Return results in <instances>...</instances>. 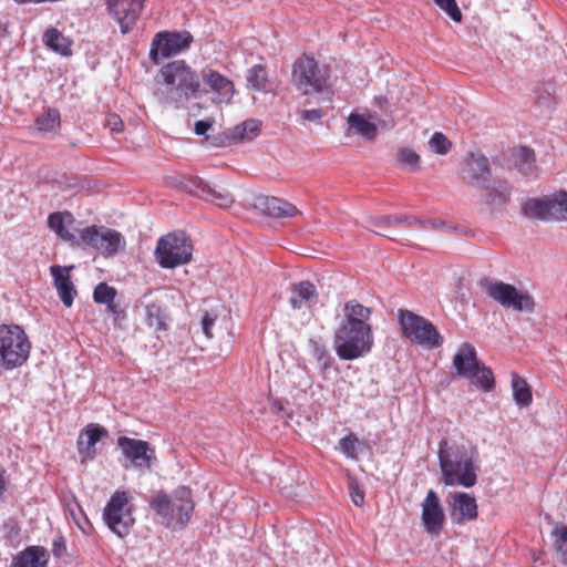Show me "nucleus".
Returning a JSON list of instances; mask_svg holds the SVG:
<instances>
[{"label":"nucleus","mask_w":567,"mask_h":567,"mask_svg":"<svg viewBox=\"0 0 567 567\" xmlns=\"http://www.w3.org/2000/svg\"><path fill=\"white\" fill-rule=\"evenodd\" d=\"M372 310L357 300H349L343 307V319L333 336L337 355L352 361L368 354L374 343L371 320Z\"/></svg>","instance_id":"obj_1"},{"label":"nucleus","mask_w":567,"mask_h":567,"mask_svg":"<svg viewBox=\"0 0 567 567\" xmlns=\"http://www.w3.org/2000/svg\"><path fill=\"white\" fill-rule=\"evenodd\" d=\"M153 95L163 105L183 107L190 99L200 97L197 71L184 60L164 64L154 79Z\"/></svg>","instance_id":"obj_2"},{"label":"nucleus","mask_w":567,"mask_h":567,"mask_svg":"<svg viewBox=\"0 0 567 567\" xmlns=\"http://www.w3.org/2000/svg\"><path fill=\"white\" fill-rule=\"evenodd\" d=\"M437 456L445 485L471 488L477 483L478 451L476 446L442 440Z\"/></svg>","instance_id":"obj_3"},{"label":"nucleus","mask_w":567,"mask_h":567,"mask_svg":"<svg viewBox=\"0 0 567 567\" xmlns=\"http://www.w3.org/2000/svg\"><path fill=\"white\" fill-rule=\"evenodd\" d=\"M31 350L25 331L17 324L0 326V368L13 370L22 367Z\"/></svg>","instance_id":"obj_4"},{"label":"nucleus","mask_w":567,"mask_h":567,"mask_svg":"<svg viewBox=\"0 0 567 567\" xmlns=\"http://www.w3.org/2000/svg\"><path fill=\"white\" fill-rule=\"evenodd\" d=\"M193 257V243L182 230L161 237L155 248L157 264L165 269L186 265Z\"/></svg>","instance_id":"obj_5"},{"label":"nucleus","mask_w":567,"mask_h":567,"mask_svg":"<svg viewBox=\"0 0 567 567\" xmlns=\"http://www.w3.org/2000/svg\"><path fill=\"white\" fill-rule=\"evenodd\" d=\"M292 83L303 95L322 94L328 92L329 74L313 58L302 55L293 63Z\"/></svg>","instance_id":"obj_6"},{"label":"nucleus","mask_w":567,"mask_h":567,"mask_svg":"<svg viewBox=\"0 0 567 567\" xmlns=\"http://www.w3.org/2000/svg\"><path fill=\"white\" fill-rule=\"evenodd\" d=\"M399 323L402 336L413 343L429 349L439 348L443 343V338L435 326L412 311L400 310Z\"/></svg>","instance_id":"obj_7"},{"label":"nucleus","mask_w":567,"mask_h":567,"mask_svg":"<svg viewBox=\"0 0 567 567\" xmlns=\"http://www.w3.org/2000/svg\"><path fill=\"white\" fill-rule=\"evenodd\" d=\"M524 216L542 221L567 220V192L558 190L551 195L527 199L522 206Z\"/></svg>","instance_id":"obj_8"},{"label":"nucleus","mask_w":567,"mask_h":567,"mask_svg":"<svg viewBox=\"0 0 567 567\" xmlns=\"http://www.w3.org/2000/svg\"><path fill=\"white\" fill-rule=\"evenodd\" d=\"M103 520L118 537L127 536L133 527V506L126 492L116 491L103 511Z\"/></svg>","instance_id":"obj_9"},{"label":"nucleus","mask_w":567,"mask_h":567,"mask_svg":"<svg viewBox=\"0 0 567 567\" xmlns=\"http://www.w3.org/2000/svg\"><path fill=\"white\" fill-rule=\"evenodd\" d=\"M483 289L486 295L505 308L516 311L533 312L535 300L528 292H519L513 285L501 280H485Z\"/></svg>","instance_id":"obj_10"},{"label":"nucleus","mask_w":567,"mask_h":567,"mask_svg":"<svg viewBox=\"0 0 567 567\" xmlns=\"http://www.w3.org/2000/svg\"><path fill=\"white\" fill-rule=\"evenodd\" d=\"M199 78L200 97L213 94V102L217 104H229L235 94V84L226 75L214 69L212 65H205L197 72Z\"/></svg>","instance_id":"obj_11"},{"label":"nucleus","mask_w":567,"mask_h":567,"mask_svg":"<svg viewBox=\"0 0 567 567\" xmlns=\"http://www.w3.org/2000/svg\"><path fill=\"white\" fill-rule=\"evenodd\" d=\"M116 444L132 467L138 471L152 470L156 461V452L147 441L118 436Z\"/></svg>","instance_id":"obj_12"},{"label":"nucleus","mask_w":567,"mask_h":567,"mask_svg":"<svg viewBox=\"0 0 567 567\" xmlns=\"http://www.w3.org/2000/svg\"><path fill=\"white\" fill-rule=\"evenodd\" d=\"M193 41L189 32H158L153 38L150 59L158 64L161 59L177 54L187 49Z\"/></svg>","instance_id":"obj_13"},{"label":"nucleus","mask_w":567,"mask_h":567,"mask_svg":"<svg viewBox=\"0 0 567 567\" xmlns=\"http://www.w3.org/2000/svg\"><path fill=\"white\" fill-rule=\"evenodd\" d=\"M106 6L123 34L134 29L144 9L143 0H107Z\"/></svg>","instance_id":"obj_14"},{"label":"nucleus","mask_w":567,"mask_h":567,"mask_svg":"<svg viewBox=\"0 0 567 567\" xmlns=\"http://www.w3.org/2000/svg\"><path fill=\"white\" fill-rule=\"evenodd\" d=\"M445 515L440 497L433 489H429L422 502V524L431 535H439L443 528Z\"/></svg>","instance_id":"obj_15"},{"label":"nucleus","mask_w":567,"mask_h":567,"mask_svg":"<svg viewBox=\"0 0 567 567\" xmlns=\"http://www.w3.org/2000/svg\"><path fill=\"white\" fill-rule=\"evenodd\" d=\"M489 163L486 156L471 153L462 163L460 175L471 186H483L489 176Z\"/></svg>","instance_id":"obj_16"},{"label":"nucleus","mask_w":567,"mask_h":567,"mask_svg":"<svg viewBox=\"0 0 567 567\" xmlns=\"http://www.w3.org/2000/svg\"><path fill=\"white\" fill-rule=\"evenodd\" d=\"M109 436L105 427L96 423L87 424L79 434L76 446L81 462L91 461L95 457V444Z\"/></svg>","instance_id":"obj_17"},{"label":"nucleus","mask_w":567,"mask_h":567,"mask_svg":"<svg viewBox=\"0 0 567 567\" xmlns=\"http://www.w3.org/2000/svg\"><path fill=\"white\" fill-rule=\"evenodd\" d=\"M477 503L473 495L457 492L452 495L450 516L454 523L462 524L477 518Z\"/></svg>","instance_id":"obj_18"},{"label":"nucleus","mask_w":567,"mask_h":567,"mask_svg":"<svg viewBox=\"0 0 567 567\" xmlns=\"http://www.w3.org/2000/svg\"><path fill=\"white\" fill-rule=\"evenodd\" d=\"M73 268V266L63 267L59 265L50 267L54 287L56 288L58 295L65 307H71L74 301V297L76 296V289L71 280V271Z\"/></svg>","instance_id":"obj_19"},{"label":"nucleus","mask_w":567,"mask_h":567,"mask_svg":"<svg viewBox=\"0 0 567 567\" xmlns=\"http://www.w3.org/2000/svg\"><path fill=\"white\" fill-rule=\"evenodd\" d=\"M480 363L475 348L468 342L462 343L453 358L456 374L466 379L475 375Z\"/></svg>","instance_id":"obj_20"},{"label":"nucleus","mask_w":567,"mask_h":567,"mask_svg":"<svg viewBox=\"0 0 567 567\" xmlns=\"http://www.w3.org/2000/svg\"><path fill=\"white\" fill-rule=\"evenodd\" d=\"M192 193L197 197L212 202L221 208H228L234 203L233 195L225 189H216L208 182L198 179L194 182Z\"/></svg>","instance_id":"obj_21"},{"label":"nucleus","mask_w":567,"mask_h":567,"mask_svg":"<svg viewBox=\"0 0 567 567\" xmlns=\"http://www.w3.org/2000/svg\"><path fill=\"white\" fill-rule=\"evenodd\" d=\"M258 207L272 218H291L300 214L291 203L274 196H265L258 199Z\"/></svg>","instance_id":"obj_22"},{"label":"nucleus","mask_w":567,"mask_h":567,"mask_svg":"<svg viewBox=\"0 0 567 567\" xmlns=\"http://www.w3.org/2000/svg\"><path fill=\"white\" fill-rule=\"evenodd\" d=\"M318 297L316 286L309 280H302L292 285L289 303L293 309L311 308L318 302Z\"/></svg>","instance_id":"obj_23"},{"label":"nucleus","mask_w":567,"mask_h":567,"mask_svg":"<svg viewBox=\"0 0 567 567\" xmlns=\"http://www.w3.org/2000/svg\"><path fill=\"white\" fill-rule=\"evenodd\" d=\"M171 498L173 499V522L176 520L181 524L187 523L194 509L190 489L181 486L174 492Z\"/></svg>","instance_id":"obj_24"},{"label":"nucleus","mask_w":567,"mask_h":567,"mask_svg":"<svg viewBox=\"0 0 567 567\" xmlns=\"http://www.w3.org/2000/svg\"><path fill=\"white\" fill-rule=\"evenodd\" d=\"M49 563L48 550L42 546H28L18 553L10 567H47Z\"/></svg>","instance_id":"obj_25"},{"label":"nucleus","mask_w":567,"mask_h":567,"mask_svg":"<svg viewBox=\"0 0 567 567\" xmlns=\"http://www.w3.org/2000/svg\"><path fill=\"white\" fill-rule=\"evenodd\" d=\"M125 239L120 231L111 228H101L97 250L104 256H115L125 248Z\"/></svg>","instance_id":"obj_26"},{"label":"nucleus","mask_w":567,"mask_h":567,"mask_svg":"<svg viewBox=\"0 0 567 567\" xmlns=\"http://www.w3.org/2000/svg\"><path fill=\"white\" fill-rule=\"evenodd\" d=\"M247 87L258 92L269 93L274 91L272 82L268 75L266 65L255 64L246 72Z\"/></svg>","instance_id":"obj_27"},{"label":"nucleus","mask_w":567,"mask_h":567,"mask_svg":"<svg viewBox=\"0 0 567 567\" xmlns=\"http://www.w3.org/2000/svg\"><path fill=\"white\" fill-rule=\"evenodd\" d=\"M484 197L488 205L502 207L509 203L512 187L506 181H495L492 186L485 187Z\"/></svg>","instance_id":"obj_28"},{"label":"nucleus","mask_w":567,"mask_h":567,"mask_svg":"<svg viewBox=\"0 0 567 567\" xmlns=\"http://www.w3.org/2000/svg\"><path fill=\"white\" fill-rule=\"evenodd\" d=\"M349 130L368 141H373L378 135L375 123L368 120L363 114L351 112L348 116Z\"/></svg>","instance_id":"obj_29"},{"label":"nucleus","mask_w":567,"mask_h":567,"mask_svg":"<svg viewBox=\"0 0 567 567\" xmlns=\"http://www.w3.org/2000/svg\"><path fill=\"white\" fill-rule=\"evenodd\" d=\"M43 42L48 48L61 55L68 56L72 54V42L55 28H50L44 32Z\"/></svg>","instance_id":"obj_30"},{"label":"nucleus","mask_w":567,"mask_h":567,"mask_svg":"<svg viewBox=\"0 0 567 567\" xmlns=\"http://www.w3.org/2000/svg\"><path fill=\"white\" fill-rule=\"evenodd\" d=\"M512 390L515 403L520 408H527L533 401L532 389L527 381L516 372L512 373Z\"/></svg>","instance_id":"obj_31"},{"label":"nucleus","mask_w":567,"mask_h":567,"mask_svg":"<svg viewBox=\"0 0 567 567\" xmlns=\"http://www.w3.org/2000/svg\"><path fill=\"white\" fill-rule=\"evenodd\" d=\"M64 217H68L69 219L72 218V215L70 213H52L48 217V226L51 230H53L61 239L64 241H68L70 245H76L78 244V237L70 233L64 227Z\"/></svg>","instance_id":"obj_32"},{"label":"nucleus","mask_w":567,"mask_h":567,"mask_svg":"<svg viewBox=\"0 0 567 567\" xmlns=\"http://www.w3.org/2000/svg\"><path fill=\"white\" fill-rule=\"evenodd\" d=\"M151 508L166 525L173 522V499L164 492L156 493L151 501Z\"/></svg>","instance_id":"obj_33"},{"label":"nucleus","mask_w":567,"mask_h":567,"mask_svg":"<svg viewBox=\"0 0 567 567\" xmlns=\"http://www.w3.org/2000/svg\"><path fill=\"white\" fill-rule=\"evenodd\" d=\"M515 166L525 176H536L535 153L532 148L522 146L518 148L515 158Z\"/></svg>","instance_id":"obj_34"},{"label":"nucleus","mask_w":567,"mask_h":567,"mask_svg":"<svg viewBox=\"0 0 567 567\" xmlns=\"http://www.w3.org/2000/svg\"><path fill=\"white\" fill-rule=\"evenodd\" d=\"M261 122L257 118H249L236 125L231 131L235 141L244 142L254 140L260 132Z\"/></svg>","instance_id":"obj_35"},{"label":"nucleus","mask_w":567,"mask_h":567,"mask_svg":"<svg viewBox=\"0 0 567 567\" xmlns=\"http://www.w3.org/2000/svg\"><path fill=\"white\" fill-rule=\"evenodd\" d=\"M101 228L96 226H89L80 230V235L78 237V244L71 245L75 248H92L97 250L99 240H100Z\"/></svg>","instance_id":"obj_36"},{"label":"nucleus","mask_w":567,"mask_h":567,"mask_svg":"<svg viewBox=\"0 0 567 567\" xmlns=\"http://www.w3.org/2000/svg\"><path fill=\"white\" fill-rule=\"evenodd\" d=\"M37 128L43 133H52L60 126V113L55 109H48L35 120Z\"/></svg>","instance_id":"obj_37"},{"label":"nucleus","mask_w":567,"mask_h":567,"mask_svg":"<svg viewBox=\"0 0 567 567\" xmlns=\"http://www.w3.org/2000/svg\"><path fill=\"white\" fill-rule=\"evenodd\" d=\"M309 346L311 349V354L317 360L320 369L322 371H327L328 369H330L333 363V358L331 357L327 347L316 339H310Z\"/></svg>","instance_id":"obj_38"},{"label":"nucleus","mask_w":567,"mask_h":567,"mask_svg":"<svg viewBox=\"0 0 567 567\" xmlns=\"http://www.w3.org/2000/svg\"><path fill=\"white\" fill-rule=\"evenodd\" d=\"M474 377L467 378L474 385L489 392L494 389L495 380L492 369L486 367L484 363H480L477 372H474Z\"/></svg>","instance_id":"obj_39"},{"label":"nucleus","mask_w":567,"mask_h":567,"mask_svg":"<svg viewBox=\"0 0 567 567\" xmlns=\"http://www.w3.org/2000/svg\"><path fill=\"white\" fill-rule=\"evenodd\" d=\"M146 318L151 327L157 330L166 329V313L162 306L157 302H152L146 306Z\"/></svg>","instance_id":"obj_40"},{"label":"nucleus","mask_w":567,"mask_h":567,"mask_svg":"<svg viewBox=\"0 0 567 567\" xmlns=\"http://www.w3.org/2000/svg\"><path fill=\"white\" fill-rule=\"evenodd\" d=\"M116 289L109 286L106 282H100L93 291V300L96 303H112L116 297Z\"/></svg>","instance_id":"obj_41"},{"label":"nucleus","mask_w":567,"mask_h":567,"mask_svg":"<svg viewBox=\"0 0 567 567\" xmlns=\"http://www.w3.org/2000/svg\"><path fill=\"white\" fill-rule=\"evenodd\" d=\"M430 148L441 155H445L451 150V142L447 140V137L440 132H436L432 135V137L429 141Z\"/></svg>","instance_id":"obj_42"},{"label":"nucleus","mask_w":567,"mask_h":567,"mask_svg":"<svg viewBox=\"0 0 567 567\" xmlns=\"http://www.w3.org/2000/svg\"><path fill=\"white\" fill-rule=\"evenodd\" d=\"M555 548L564 563H567V526L558 527L554 530Z\"/></svg>","instance_id":"obj_43"},{"label":"nucleus","mask_w":567,"mask_h":567,"mask_svg":"<svg viewBox=\"0 0 567 567\" xmlns=\"http://www.w3.org/2000/svg\"><path fill=\"white\" fill-rule=\"evenodd\" d=\"M435 4L443 10L454 22L462 21V12L456 0H433Z\"/></svg>","instance_id":"obj_44"},{"label":"nucleus","mask_w":567,"mask_h":567,"mask_svg":"<svg viewBox=\"0 0 567 567\" xmlns=\"http://www.w3.org/2000/svg\"><path fill=\"white\" fill-rule=\"evenodd\" d=\"M357 443L358 439L354 434H349L342 437L339 442L340 450L350 458H357Z\"/></svg>","instance_id":"obj_45"},{"label":"nucleus","mask_w":567,"mask_h":567,"mask_svg":"<svg viewBox=\"0 0 567 567\" xmlns=\"http://www.w3.org/2000/svg\"><path fill=\"white\" fill-rule=\"evenodd\" d=\"M399 161L402 164H406L412 168H417L420 163V156L411 148H401L398 153Z\"/></svg>","instance_id":"obj_46"},{"label":"nucleus","mask_w":567,"mask_h":567,"mask_svg":"<svg viewBox=\"0 0 567 567\" xmlns=\"http://www.w3.org/2000/svg\"><path fill=\"white\" fill-rule=\"evenodd\" d=\"M402 220H403L402 216L388 215V216L372 217L370 219V223L374 227L382 228V227H388V226H393V225L401 224Z\"/></svg>","instance_id":"obj_47"},{"label":"nucleus","mask_w":567,"mask_h":567,"mask_svg":"<svg viewBox=\"0 0 567 567\" xmlns=\"http://www.w3.org/2000/svg\"><path fill=\"white\" fill-rule=\"evenodd\" d=\"M105 125L113 133H120L123 131L124 124L122 118L117 114H110L105 118Z\"/></svg>","instance_id":"obj_48"},{"label":"nucleus","mask_w":567,"mask_h":567,"mask_svg":"<svg viewBox=\"0 0 567 567\" xmlns=\"http://www.w3.org/2000/svg\"><path fill=\"white\" fill-rule=\"evenodd\" d=\"M216 318H217L216 316H213L207 311L204 313V316L202 318L203 332L205 333V336L207 338L213 337L212 327L215 324Z\"/></svg>","instance_id":"obj_49"},{"label":"nucleus","mask_w":567,"mask_h":567,"mask_svg":"<svg viewBox=\"0 0 567 567\" xmlns=\"http://www.w3.org/2000/svg\"><path fill=\"white\" fill-rule=\"evenodd\" d=\"M300 116L305 121L319 123L323 117V112L320 109L303 110L300 112Z\"/></svg>","instance_id":"obj_50"},{"label":"nucleus","mask_w":567,"mask_h":567,"mask_svg":"<svg viewBox=\"0 0 567 567\" xmlns=\"http://www.w3.org/2000/svg\"><path fill=\"white\" fill-rule=\"evenodd\" d=\"M210 127H212V122L200 120L195 123L194 131L197 135H205Z\"/></svg>","instance_id":"obj_51"},{"label":"nucleus","mask_w":567,"mask_h":567,"mask_svg":"<svg viewBox=\"0 0 567 567\" xmlns=\"http://www.w3.org/2000/svg\"><path fill=\"white\" fill-rule=\"evenodd\" d=\"M402 223L401 224H405L408 226H412V225H425V223L421 221L420 219H417L416 217H413V216H403L402 217Z\"/></svg>","instance_id":"obj_52"},{"label":"nucleus","mask_w":567,"mask_h":567,"mask_svg":"<svg viewBox=\"0 0 567 567\" xmlns=\"http://www.w3.org/2000/svg\"><path fill=\"white\" fill-rule=\"evenodd\" d=\"M4 468L0 466V498L2 497L3 493L7 489V482L4 480Z\"/></svg>","instance_id":"obj_53"},{"label":"nucleus","mask_w":567,"mask_h":567,"mask_svg":"<svg viewBox=\"0 0 567 567\" xmlns=\"http://www.w3.org/2000/svg\"><path fill=\"white\" fill-rule=\"evenodd\" d=\"M352 501L357 506H360L364 501V495L362 492L357 491L352 494Z\"/></svg>","instance_id":"obj_54"},{"label":"nucleus","mask_w":567,"mask_h":567,"mask_svg":"<svg viewBox=\"0 0 567 567\" xmlns=\"http://www.w3.org/2000/svg\"><path fill=\"white\" fill-rule=\"evenodd\" d=\"M106 307H107L109 311H111L115 316H118L122 312L120 306L116 305L114 302V300L112 301V303H106Z\"/></svg>","instance_id":"obj_55"},{"label":"nucleus","mask_w":567,"mask_h":567,"mask_svg":"<svg viewBox=\"0 0 567 567\" xmlns=\"http://www.w3.org/2000/svg\"><path fill=\"white\" fill-rule=\"evenodd\" d=\"M17 4H29V3H39L38 0H13Z\"/></svg>","instance_id":"obj_56"},{"label":"nucleus","mask_w":567,"mask_h":567,"mask_svg":"<svg viewBox=\"0 0 567 567\" xmlns=\"http://www.w3.org/2000/svg\"><path fill=\"white\" fill-rule=\"evenodd\" d=\"M61 546H60V543L58 540L54 542V547H53V554L55 556H60L61 555Z\"/></svg>","instance_id":"obj_57"},{"label":"nucleus","mask_w":567,"mask_h":567,"mask_svg":"<svg viewBox=\"0 0 567 567\" xmlns=\"http://www.w3.org/2000/svg\"><path fill=\"white\" fill-rule=\"evenodd\" d=\"M378 235H381L383 237H386V238H390V239H393L392 237L388 236L386 234H382V233H377Z\"/></svg>","instance_id":"obj_58"},{"label":"nucleus","mask_w":567,"mask_h":567,"mask_svg":"<svg viewBox=\"0 0 567 567\" xmlns=\"http://www.w3.org/2000/svg\"><path fill=\"white\" fill-rule=\"evenodd\" d=\"M430 224L432 225V227H436V224H435V223H432V221H431Z\"/></svg>","instance_id":"obj_59"},{"label":"nucleus","mask_w":567,"mask_h":567,"mask_svg":"<svg viewBox=\"0 0 567 567\" xmlns=\"http://www.w3.org/2000/svg\"><path fill=\"white\" fill-rule=\"evenodd\" d=\"M565 319L567 320V315H565Z\"/></svg>","instance_id":"obj_60"}]
</instances>
